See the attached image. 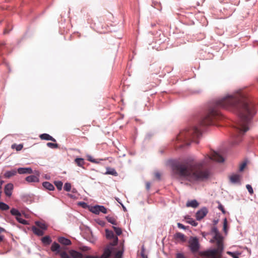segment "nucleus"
Here are the masks:
<instances>
[{"mask_svg":"<svg viewBox=\"0 0 258 258\" xmlns=\"http://www.w3.org/2000/svg\"><path fill=\"white\" fill-rule=\"evenodd\" d=\"M201 135L200 130L197 126H194L181 131L177 137V139L184 144L181 146L182 148L184 146H189L191 142L198 143L197 140Z\"/></svg>","mask_w":258,"mask_h":258,"instance_id":"obj_3","label":"nucleus"},{"mask_svg":"<svg viewBox=\"0 0 258 258\" xmlns=\"http://www.w3.org/2000/svg\"><path fill=\"white\" fill-rule=\"evenodd\" d=\"M176 258H186V257L183 253L178 252L176 254Z\"/></svg>","mask_w":258,"mask_h":258,"instance_id":"obj_39","label":"nucleus"},{"mask_svg":"<svg viewBox=\"0 0 258 258\" xmlns=\"http://www.w3.org/2000/svg\"><path fill=\"white\" fill-rule=\"evenodd\" d=\"M6 232V230L4 228L0 227V234H1L2 232ZM0 235H2L0 234Z\"/></svg>","mask_w":258,"mask_h":258,"instance_id":"obj_47","label":"nucleus"},{"mask_svg":"<svg viewBox=\"0 0 258 258\" xmlns=\"http://www.w3.org/2000/svg\"><path fill=\"white\" fill-rule=\"evenodd\" d=\"M58 241L64 245H70L71 244V241L70 239L64 237H60L58 238Z\"/></svg>","mask_w":258,"mask_h":258,"instance_id":"obj_14","label":"nucleus"},{"mask_svg":"<svg viewBox=\"0 0 258 258\" xmlns=\"http://www.w3.org/2000/svg\"><path fill=\"white\" fill-rule=\"evenodd\" d=\"M217 108H224L238 115L239 119L235 126V139L234 141V144H238L241 141V137L248 130V124L256 113L254 103L246 92L239 90L217 100L215 108H210L201 120V126L211 125L215 119L219 117L220 113Z\"/></svg>","mask_w":258,"mask_h":258,"instance_id":"obj_1","label":"nucleus"},{"mask_svg":"<svg viewBox=\"0 0 258 258\" xmlns=\"http://www.w3.org/2000/svg\"><path fill=\"white\" fill-rule=\"evenodd\" d=\"M106 219L108 222L111 223L112 224L114 225H117L116 219L115 217L108 216L106 217Z\"/></svg>","mask_w":258,"mask_h":258,"instance_id":"obj_26","label":"nucleus"},{"mask_svg":"<svg viewBox=\"0 0 258 258\" xmlns=\"http://www.w3.org/2000/svg\"><path fill=\"white\" fill-rule=\"evenodd\" d=\"M201 255L203 258H220V255L218 249H213L203 252Z\"/></svg>","mask_w":258,"mask_h":258,"instance_id":"obj_6","label":"nucleus"},{"mask_svg":"<svg viewBox=\"0 0 258 258\" xmlns=\"http://www.w3.org/2000/svg\"><path fill=\"white\" fill-rule=\"evenodd\" d=\"M228 254L232 256L233 258H238V254L231 252H228Z\"/></svg>","mask_w":258,"mask_h":258,"instance_id":"obj_41","label":"nucleus"},{"mask_svg":"<svg viewBox=\"0 0 258 258\" xmlns=\"http://www.w3.org/2000/svg\"><path fill=\"white\" fill-rule=\"evenodd\" d=\"M113 245L109 244L104 249L103 254L99 256L100 258H108L112 252L113 248Z\"/></svg>","mask_w":258,"mask_h":258,"instance_id":"obj_8","label":"nucleus"},{"mask_svg":"<svg viewBox=\"0 0 258 258\" xmlns=\"http://www.w3.org/2000/svg\"><path fill=\"white\" fill-rule=\"evenodd\" d=\"M4 238V235H0V242L3 241Z\"/></svg>","mask_w":258,"mask_h":258,"instance_id":"obj_49","label":"nucleus"},{"mask_svg":"<svg viewBox=\"0 0 258 258\" xmlns=\"http://www.w3.org/2000/svg\"><path fill=\"white\" fill-rule=\"evenodd\" d=\"M146 188L147 190H149L150 188V183L149 182H147L146 183Z\"/></svg>","mask_w":258,"mask_h":258,"instance_id":"obj_46","label":"nucleus"},{"mask_svg":"<svg viewBox=\"0 0 258 258\" xmlns=\"http://www.w3.org/2000/svg\"><path fill=\"white\" fill-rule=\"evenodd\" d=\"M18 172L19 174H31L33 172L32 169L31 168H19L18 169Z\"/></svg>","mask_w":258,"mask_h":258,"instance_id":"obj_15","label":"nucleus"},{"mask_svg":"<svg viewBox=\"0 0 258 258\" xmlns=\"http://www.w3.org/2000/svg\"><path fill=\"white\" fill-rule=\"evenodd\" d=\"M81 204H85V203H82Z\"/></svg>","mask_w":258,"mask_h":258,"instance_id":"obj_54","label":"nucleus"},{"mask_svg":"<svg viewBox=\"0 0 258 258\" xmlns=\"http://www.w3.org/2000/svg\"><path fill=\"white\" fill-rule=\"evenodd\" d=\"M4 183V181L3 180L0 181V191H2V185Z\"/></svg>","mask_w":258,"mask_h":258,"instance_id":"obj_48","label":"nucleus"},{"mask_svg":"<svg viewBox=\"0 0 258 258\" xmlns=\"http://www.w3.org/2000/svg\"><path fill=\"white\" fill-rule=\"evenodd\" d=\"M41 240H42V242L44 244H46V245H49L51 242V239L50 238V237L48 236H46L43 237V238H42Z\"/></svg>","mask_w":258,"mask_h":258,"instance_id":"obj_27","label":"nucleus"},{"mask_svg":"<svg viewBox=\"0 0 258 258\" xmlns=\"http://www.w3.org/2000/svg\"><path fill=\"white\" fill-rule=\"evenodd\" d=\"M76 164L77 165V166L81 167L83 168H84V165H85V161L84 159L82 158H77L75 159L74 161Z\"/></svg>","mask_w":258,"mask_h":258,"instance_id":"obj_18","label":"nucleus"},{"mask_svg":"<svg viewBox=\"0 0 258 258\" xmlns=\"http://www.w3.org/2000/svg\"><path fill=\"white\" fill-rule=\"evenodd\" d=\"M106 236V238L109 239H113V241L112 243H110L109 244H111L113 245H116L118 242V238L117 236H115L112 231L106 229L105 230Z\"/></svg>","mask_w":258,"mask_h":258,"instance_id":"obj_9","label":"nucleus"},{"mask_svg":"<svg viewBox=\"0 0 258 258\" xmlns=\"http://www.w3.org/2000/svg\"><path fill=\"white\" fill-rule=\"evenodd\" d=\"M213 231L215 232H217V229L216 228H213Z\"/></svg>","mask_w":258,"mask_h":258,"instance_id":"obj_51","label":"nucleus"},{"mask_svg":"<svg viewBox=\"0 0 258 258\" xmlns=\"http://www.w3.org/2000/svg\"><path fill=\"white\" fill-rule=\"evenodd\" d=\"M227 221L226 218L224 219V222H223V230L226 233L227 231Z\"/></svg>","mask_w":258,"mask_h":258,"instance_id":"obj_37","label":"nucleus"},{"mask_svg":"<svg viewBox=\"0 0 258 258\" xmlns=\"http://www.w3.org/2000/svg\"><path fill=\"white\" fill-rule=\"evenodd\" d=\"M189 247L192 253L198 252L200 248L199 240L197 237H191L189 240Z\"/></svg>","mask_w":258,"mask_h":258,"instance_id":"obj_5","label":"nucleus"},{"mask_svg":"<svg viewBox=\"0 0 258 258\" xmlns=\"http://www.w3.org/2000/svg\"><path fill=\"white\" fill-rule=\"evenodd\" d=\"M230 181L233 183H238L240 181V175L234 174L229 176Z\"/></svg>","mask_w":258,"mask_h":258,"instance_id":"obj_16","label":"nucleus"},{"mask_svg":"<svg viewBox=\"0 0 258 258\" xmlns=\"http://www.w3.org/2000/svg\"><path fill=\"white\" fill-rule=\"evenodd\" d=\"M84 258H100V257L98 256H93V255H86L84 257Z\"/></svg>","mask_w":258,"mask_h":258,"instance_id":"obj_44","label":"nucleus"},{"mask_svg":"<svg viewBox=\"0 0 258 258\" xmlns=\"http://www.w3.org/2000/svg\"><path fill=\"white\" fill-rule=\"evenodd\" d=\"M212 160L223 162L224 160L218 153L213 151L210 156L207 155L202 161L188 159L174 164L172 169L175 174L189 181H204L210 176L211 172L207 165Z\"/></svg>","mask_w":258,"mask_h":258,"instance_id":"obj_2","label":"nucleus"},{"mask_svg":"<svg viewBox=\"0 0 258 258\" xmlns=\"http://www.w3.org/2000/svg\"><path fill=\"white\" fill-rule=\"evenodd\" d=\"M90 211L95 214H99L100 212H102L104 214L107 213V210L105 207L99 205L92 207L90 209Z\"/></svg>","mask_w":258,"mask_h":258,"instance_id":"obj_7","label":"nucleus"},{"mask_svg":"<svg viewBox=\"0 0 258 258\" xmlns=\"http://www.w3.org/2000/svg\"><path fill=\"white\" fill-rule=\"evenodd\" d=\"M5 44L4 43H0V46L4 45Z\"/></svg>","mask_w":258,"mask_h":258,"instance_id":"obj_53","label":"nucleus"},{"mask_svg":"<svg viewBox=\"0 0 258 258\" xmlns=\"http://www.w3.org/2000/svg\"><path fill=\"white\" fill-rule=\"evenodd\" d=\"M51 250L53 252H55L56 254H59L60 255V253L63 251H61L60 249V245L56 242H54L51 246Z\"/></svg>","mask_w":258,"mask_h":258,"instance_id":"obj_12","label":"nucleus"},{"mask_svg":"<svg viewBox=\"0 0 258 258\" xmlns=\"http://www.w3.org/2000/svg\"><path fill=\"white\" fill-rule=\"evenodd\" d=\"M155 177L158 179H160V176H161V175L160 174V173L159 172H156L155 173Z\"/></svg>","mask_w":258,"mask_h":258,"instance_id":"obj_45","label":"nucleus"},{"mask_svg":"<svg viewBox=\"0 0 258 258\" xmlns=\"http://www.w3.org/2000/svg\"><path fill=\"white\" fill-rule=\"evenodd\" d=\"M46 145L47 147H48L50 148H52V149L58 148V145L57 144H54V143H49V142L47 143Z\"/></svg>","mask_w":258,"mask_h":258,"instance_id":"obj_35","label":"nucleus"},{"mask_svg":"<svg viewBox=\"0 0 258 258\" xmlns=\"http://www.w3.org/2000/svg\"><path fill=\"white\" fill-rule=\"evenodd\" d=\"M71 184L70 183H66L64 185V189L67 191H70L71 189Z\"/></svg>","mask_w":258,"mask_h":258,"instance_id":"obj_36","label":"nucleus"},{"mask_svg":"<svg viewBox=\"0 0 258 258\" xmlns=\"http://www.w3.org/2000/svg\"><path fill=\"white\" fill-rule=\"evenodd\" d=\"M39 138L42 140L51 141L53 142H56V140L52 137L47 134H43L39 136Z\"/></svg>","mask_w":258,"mask_h":258,"instance_id":"obj_13","label":"nucleus"},{"mask_svg":"<svg viewBox=\"0 0 258 258\" xmlns=\"http://www.w3.org/2000/svg\"><path fill=\"white\" fill-rule=\"evenodd\" d=\"M177 226L179 228H180V229H186V227L180 223H177Z\"/></svg>","mask_w":258,"mask_h":258,"instance_id":"obj_43","label":"nucleus"},{"mask_svg":"<svg viewBox=\"0 0 258 258\" xmlns=\"http://www.w3.org/2000/svg\"><path fill=\"white\" fill-rule=\"evenodd\" d=\"M246 187L250 195L253 194V189L250 185L247 184L246 185Z\"/></svg>","mask_w":258,"mask_h":258,"instance_id":"obj_38","label":"nucleus"},{"mask_svg":"<svg viewBox=\"0 0 258 258\" xmlns=\"http://www.w3.org/2000/svg\"><path fill=\"white\" fill-rule=\"evenodd\" d=\"M42 185L44 188H45L46 189H47L49 190H53L54 189V187L53 185V184H52L51 183H50L49 182H47V181L44 182H43Z\"/></svg>","mask_w":258,"mask_h":258,"instance_id":"obj_22","label":"nucleus"},{"mask_svg":"<svg viewBox=\"0 0 258 258\" xmlns=\"http://www.w3.org/2000/svg\"><path fill=\"white\" fill-rule=\"evenodd\" d=\"M106 174H110L115 176H116L118 175L117 172L116 171V170L114 168H106V172L105 173Z\"/></svg>","mask_w":258,"mask_h":258,"instance_id":"obj_24","label":"nucleus"},{"mask_svg":"<svg viewBox=\"0 0 258 258\" xmlns=\"http://www.w3.org/2000/svg\"><path fill=\"white\" fill-rule=\"evenodd\" d=\"M218 209L220 210H221L223 214H225L226 213V211H225V210L224 209V207L221 204H219V205H218Z\"/></svg>","mask_w":258,"mask_h":258,"instance_id":"obj_40","label":"nucleus"},{"mask_svg":"<svg viewBox=\"0 0 258 258\" xmlns=\"http://www.w3.org/2000/svg\"><path fill=\"white\" fill-rule=\"evenodd\" d=\"M16 219L20 223H22V224H24V225L28 224V222L26 220L22 219L21 218V216H19L17 217H16Z\"/></svg>","mask_w":258,"mask_h":258,"instance_id":"obj_32","label":"nucleus"},{"mask_svg":"<svg viewBox=\"0 0 258 258\" xmlns=\"http://www.w3.org/2000/svg\"><path fill=\"white\" fill-rule=\"evenodd\" d=\"M113 229H114V230L117 235H120L121 234L122 230H121V228L116 227L115 226H113Z\"/></svg>","mask_w":258,"mask_h":258,"instance_id":"obj_34","label":"nucleus"},{"mask_svg":"<svg viewBox=\"0 0 258 258\" xmlns=\"http://www.w3.org/2000/svg\"><path fill=\"white\" fill-rule=\"evenodd\" d=\"M13 187V184L12 183H8L5 185L4 192L7 196L9 197L11 196Z\"/></svg>","mask_w":258,"mask_h":258,"instance_id":"obj_11","label":"nucleus"},{"mask_svg":"<svg viewBox=\"0 0 258 258\" xmlns=\"http://www.w3.org/2000/svg\"><path fill=\"white\" fill-rule=\"evenodd\" d=\"M88 160H89L90 161L92 162H95L94 160H92L91 159H88Z\"/></svg>","mask_w":258,"mask_h":258,"instance_id":"obj_52","label":"nucleus"},{"mask_svg":"<svg viewBox=\"0 0 258 258\" xmlns=\"http://www.w3.org/2000/svg\"><path fill=\"white\" fill-rule=\"evenodd\" d=\"M245 166H246V163H242L240 165V167H239V170H240V171H242L244 169V168L245 167Z\"/></svg>","mask_w":258,"mask_h":258,"instance_id":"obj_42","label":"nucleus"},{"mask_svg":"<svg viewBox=\"0 0 258 258\" xmlns=\"http://www.w3.org/2000/svg\"><path fill=\"white\" fill-rule=\"evenodd\" d=\"M11 213L12 215L16 216V218L19 216H21V214L20 213V212L18 210L14 208L11 209Z\"/></svg>","mask_w":258,"mask_h":258,"instance_id":"obj_30","label":"nucleus"},{"mask_svg":"<svg viewBox=\"0 0 258 258\" xmlns=\"http://www.w3.org/2000/svg\"><path fill=\"white\" fill-rule=\"evenodd\" d=\"M26 180L28 181V182H38L39 181V178L38 176L36 175H30L27 176L26 178Z\"/></svg>","mask_w":258,"mask_h":258,"instance_id":"obj_19","label":"nucleus"},{"mask_svg":"<svg viewBox=\"0 0 258 258\" xmlns=\"http://www.w3.org/2000/svg\"><path fill=\"white\" fill-rule=\"evenodd\" d=\"M208 212V210L207 208L206 207H203L201 210L198 211L196 213V218L198 220H201L204 217L206 216Z\"/></svg>","mask_w":258,"mask_h":258,"instance_id":"obj_10","label":"nucleus"},{"mask_svg":"<svg viewBox=\"0 0 258 258\" xmlns=\"http://www.w3.org/2000/svg\"><path fill=\"white\" fill-rule=\"evenodd\" d=\"M17 173V171L15 170H12L11 171H7L5 174V176L7 178H10L13 176Z\"/></svg>","mask_w":258,"mask_h":258,"instance_id":"obj_28","label":"nucleus"},{"mask_svg":"<svg viewBox=\"0 0 258 258\" xmlns=\"http://www.w3.org/2000/svg\"><path fill=\"white\" fill-rule=\"evenodd\" d=\"M175 238L176 239H179L182 242H185L186 241V237L185 235L180 233V232H177L175 234Z\"/></svg>","mask_w":258,"mask_h":258,"instance_id":"obj_20","label":"nucleus"},{"mask_svg":"<svg viewBox=\"0 0 258 258\" xmlns=\"http://www.w3.org/2000/svg\"><path fill=\"white\" fill-rule=\"evenodd\" d=\"M61 258H83V255L82 253L75 250H70L68 252L63 251L60 253Z\"/></svg>","mask_w":258,"mask_h":258,"instance_id":"obj_4","label":"nucleus"},{"mask_svg":"<svg viewBox=\"0 0 258 258\" xmlns=\"http://www.w3.org/2000/svg\"><path fill=\"white\" fill-rule=\"evenodd\" d=\"M54 184L58 190H60L62 186V182L60 181H55Z\"/></svg>","mask_w":258,"mask_h":258,"instance_id":"obj_33","label":"nucleus"},{"mask_svg":"<svg viewBox=\"0 0 258 258\" xmlns=\"http://www.w3.org/2000/svg\"><path fill=\"white\" fill-rule=\"evenodd\" d=\"M198 202L196 200H191L188 201L186 204V206L187 207H192V208H197L199 206Z\"/></svg>","mask_w":258,"mask_h":258,"instance_id":"obj_17","label":"nucleus"},{"mask_svg":"<svg viewBox=\"0 0 258 258\" xmlns=\"http://www.w3.org/2000/svg\"><path fill=\"white\" fill-rule=\"evenodd\" d=\"M32 231L34 233L38 236H42L44 234L43 230L34 226L32 227Z\"/></svg>","mask_w":258,"mask_h":258,"instance_id":"obj_21","label":"nucleus"},{"mask_svg":"<svg viewBox=\"0 0 258 258\" xmlns=\"http://www.w3.org/2000/svg\"><path fill=\"white\" fill-rule=\"evenodd\" d=\"M9 206L3 202H0V210L3 211H6L9 210Z\"/></svg>","mask_w":258,"mask_h":258,"instance_id":"obj_29","label":"nucleus"},{"mask_svg":"<svg viewBox=\"0 0 258 258\" xmlns=\"http://www.w3.org/2000/svg\"><path fill=\"white\" fill-rule=\"evenodd\" d=\"M185 219L186 220V222L191 224L192 226H196L198 225V223L193 219L191 218L189 216H185Z\"/></svg>","mask_w":258,"mask_h":258,"instance_id":"obj_25","label":"nucleus"},{"mask_svg":"<svg viewBox=\"0 0 258 258\" xmlns=\"http://www.w3.org/2000/svg\"><path fill=\"white\" fill-rule=\"evenodd\" d=\"M35 224L38 227L39 229H42V230H45L47 228V226L46 225L45 223L40 222V221H36L35 222Z\"/></svg>","mask_w":258,"mask_h":258,"instance_id":"obj_23","label":"nucleus"},{"mask_svg":"<svg viewBox=\"0 0 258 258\" xmlns=\"http://www.w3.org/2000/svg\"><path fill=\"white\" fill-rule=\"evenodd\" d=\"M23 146L22 144L17 145L14 144L12 145V148L16 149V150L18 151L21 150L23 148Z\"/></svg>","mask_w":258,"mask_h":258,"instance_id":"obj_31","label":"nucleus"},{"mask_svg":"<svg viewBox=\"0 0 258 258\" xmlns=\"http://www.w3.org/2000/svg\"><path fill=\"white\" fill-rule=\"evenodd\" d=\"M141 256L143 258H148L147 256L145 255L144 253H141Z\"/></svg>","mask_w":258,"mask_h":258,"instance_id":"obj_50","label":"nucleus"}]
</instances>
